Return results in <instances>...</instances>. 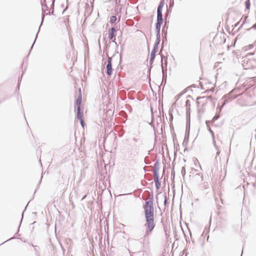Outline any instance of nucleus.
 Masks as SVG:
<instances>
[{"mask_svg":"<svg viewBox=\"0 0 256 256\" xmlns=\"http://www.w3.org/2000/svg\"><path fill=\"white\" fill-rule=\"evenodd\" d=\"M143 208L146 220L144 236H148L152 234L156 226L154 222L153 196L148 200L145 202L144 204L143 205Z\"/></svg>","mask_w":256,"mask_h":256,"instance_id":"obj_1","label":"nucleus"},{"mask_svg":"<svg viewBox=\"0 0 256 256\" xmlns=\"http://www.w3.org/2000/svg\"><path fill=\"white\" fill-rule=\"evenodd\" d=\"M82 193H70V201H78L79 200H82L86 198H88L89 200H88V203H90L92 202V200L90 198H92V199H94L93 196H92V193H87L86 194L82 196H80V194Z\"/></svg>","mask_w":256,"mask_h":256,"instance_id":"obj_2","label":"nucleus"},{"mask_svg":"<svg viewBox=\"0 0 256 256\" xmlns=\"http://www.w3.org/2000/svg\"><path fill=\"white\" fill-rule=\"evenodd\" d=\"M116 30L114 28V27L112 28H110V30H109L108 38L110 40H112V42H114V44H116V46H118V44L116 42V38H115L116 34H114L116 32Z\"/></svg>","mask_w":256,"mask_h":256,"instance_id":"obj_3","label":"nucleus"},{"mask_svg":"<svg viewBox=\"0 0 256 256\" xmlns=\"http://www.w3.org/2000/svg\"><path fill=\"white\" fill-rule=\"evenodd\" d=\"M112 58L108 57V64L106 65V74L108 76H110L112 74Z\"/></svg>","mask_w":256,"mask_h":256,"instance_id":"obj_4","label":"nucleus"},{"mask_svg":"<svg viewBox=\"0 0 256 256\" xmlns=\"http://www.w3.org/2000/svg\"><path fill=\"white\" fill-rule=\"evenodd\" d=\"M208 100H211L212 97L211 96L198 97L197 98V102L198 104H202V105H204V104L206 103Z\"/></svg>","mask_w":256,"mask_h":256,"instance_id":"obj_5","label":"nucleus"},{"mask_svg":"<svg viewBox=\"0 0 256 256\" xmlns=\"http://www.w3.org/2000/svg\"><path fill=\"white\" fill-rule=\"evenodd\" d=\"M163 19L162 16H157V22L156 25V30L158 32L157 36L160 35V28L161 24L162 23Z\"/></svg>","mask_w":256,"mask_h":256,"instance_id":"obj_6","label":"nucleus"},{"mask_svg":"<svg viewBox=\"0 0 256 256\" xmlns=\"http://www.w3.org/2000/svg\"><path fill=\"white\" fill-rule=\"evenodd\" d=\"M252 61L250 60L247 58H245L242 61V66L244 69H250L252 68V66L251 64Z\"/></svg>","mask_w":256,"mask_h":256,"instance_id":"obj_7","label":"nucleus"},{"mask_svg":"<svg viewBox=\"0 0 256 256\" xmlns=\"http://www.w3.org/2000/svg\"><path fill=\"white\" fill-rule=\"evenodd\" d=\"M154 178H156V179H158V172L160 170V163L158 162H156L154 164Z\"/></svg>","mask_w":256,"mask_h":256,"instance_id":"obj_8","label":"nucleus"},{"mask_svg":"<svg viewBox=\"0 0 256 256\" xmlns=\"http://www.w3.org/2000/svg\"><path fill=\"white\" fill-rule=\"evenodd\" d=\"M208 131L210 132L212 134V143H213V144H214L215 148L216 150H218V146L216 144V140H215V139H214V133L213 131L211 130V128H208ZM220 153V152L219 150H218V152H216V155L217 156L219 155Z\"/></svg>","mask_w":256,"mask_h":256,"instance_id":"obj_9","label":"nucleus"},{"mask_svg":"<svg viewBox=\"0 0 256 256\" xmlns=\"http://www.w3.org/2000/svg\"><path fill=\"white\" fill-rule=\"evenodd\" d=\"M164 6V2L162 0L157 10V16H162V9Z\"/></svg>","mask_w":256,"mask_h":256,"instance_id":"obj_10","label":"nucleus"},{"mask_svg":"<svg viewBox=\"0 0 256 256\" xmlns=\"http://www.w3.org/2000/svg\"><path fill=\"white\" fill-rule=\"evenodd\" d=\"M156 52H157V51H156L154 50H152L151 52L150 56V62L151 64L152 63V62L155 58L156 54Z\"/></svg>","mask_w":256,"mask_h":256,"instance_id":"obj_11","label":"nucleus"},{"mask_svg":"<svg viewBox=\"0 0 256 256\" xmlns=\"http://www.w3.org/2000/svg\"><path fill=\"white\" fill-rule=\"evenodd\" d=\"M218 196L219 197V199L216 197V196H214V199H215V201H216V204L217 205V206L218 207V202H219V200L221 201L222 203L223 204V202H222V200L221 198L222 196V193H218Z\"/></svg>","mask_w":256,"mask_h":256,"instance_id":"obj_12","label":"nucleus"},{"mask_svg":"<svg viewBox=\"0 0 256 256\" xmlns=\"http://www.w3.org/2000/svg\"><path fill=\"white\" fill-rule=\"evenodd\" d=\"M82 112H80V108L78 107V109H77L76 118L78 120H82Z\"/></svg>","mask_w":256,"mask_h":256,"instance_id":"obj_13","label":"nucleus"},{"mask_svg":"<svg viewBox=\"0 0 256 256\" xmlns=\"http://www.w3.org/2000/svg\"><path fill=\"white\" fill-rule=\"evenodd\" d=\"M81 102H82V96H81V94H80V96H78V98H77V100H76V109H78V108H80Z\"/></svg>","mask_w":256,"mask_h":256,"instance_id":"obj_14","label":"nucleus"},{"mask_svg":"<svg viewBox=\"0 0 256 256\" xmlns=\"http://www.w3.org/2000/svg\"><path fill=\"white\" fill-rule=\"evenodd\" d=\"M186 114H187L190 113V100H187L186 102Z\"/></svg>","mask_w":256,"mask_h":256,"instance_id":"obj_15","label":"nucleus"},{"mask_svg":"<svg viewBox=\"0 0 256 256\" xmlns=\"http://www.w3.org/2000/svg\"><path fill=\"white\" fill-rule=\"evenodd\" d=\"M230 94H228L227 95L224 96L222 98L224 100V102L223 104L222 105V106H223L225 104L226 102H227L229 100H230Z\"/></svg>","mask_w":256,"mask_h":256,"instance_id":"obj_16","label":"nucleus"},{"mask_svg":"<svg viewBox=\"0 0 256 256\" xmlns=\"http://www.w3.org/2000/svg\"><path fill=\"white\" fill-rule=\"evenodd\" d=\"M42 12H43L44 13L46 14H48L50 13V12H46L45 10V8H48L47 6H46V4H44L42 2Z\"/></svg>","mask_w":256,"mask_h":256,"instance_id":"obj_17","label":"nucleus"},{"mask_svg":"<svg viewBox=\"0 0 256 256\" xmlns=\"http://www.w3.org/2000/svg\"><path fill=\"white\" fill-rule=\"evenodd\" d=\"M168 196H167L166 193H164V204L166 206V204H168L167 200H168V198L170 196V193H168Z\"/></svg>","mask_w":256,"mask_h":256,"instance_id":"obj_18","label":"nucleus"},{"mask_svg":"<svg viewBox=\"0 0 256 256\" xmlns=\"http://www.w3.org/2000/svg\"><path fill=\"white\" fill-rule=\"evenodd\" d=\"M154 182L156 183V186L157 189H158L160 188V184L158 182V179H156V178H154Z\"/></svg>","mask_w":256,"mask_h":256,"instance_id":"obj_19","label":"nucleus"},{"mask_svg":"<svg viewBox=\"0 0 256 256\" xmlns=\"http://www.w3.org/2000/svg\"><path fill=\"white\" fill-rule=\"evenodd\" d=\"M116 16H111V18H110V22L112 24H113V23H114V22H116Z\"/></svg>","mask_w":256,"mask_h":256,"instance_id":"obj_20","label":"nucleus"},{"mask_svg":"<svg viewBox=\"0 0 256 256\" xmlns=\"http://www.w3.org/2000/svg\"><path fill=\"white\" fill-rule=\"evenodd\" d=\"M246 8L249 9L250 7V0H246L245 2Z\"/></svg>","mask_w":256,"mask_h":256,"instance_id":"obj_21","label":"nucleus"},{"mask_svg":"<svg viewBox=\"0 0 256 256\" xmlns=\"http://www.w3.org/2000/svg\"><path fill=\"white\" fill-rule=\"evenodd\" d=\"M182 174L183 176L186 174V169L184 166H182L181 170Z\"/></svg>","mask_w":256,"mask_h":256,"instance_id":"obj_22","label":"nucleus"},{"mask_svg":"<svg viewBox=\"0 0 256 256\" xmlns=\"http://www.w3.org/2000/svg\"><path fill=\"white\" fill-rule=\"evenodd\" d=\"M30 200L28 201V204L26 205V206L24 210V211L22 212V219H21V221H20V222H22V218H23V216H24V212H25L26 210V209L27 208V206H28V204H29V202H30Z\"/></svg>","mask_w":256,"mask_h":256,"instance_id":"obj_23","label":"nucleus"},{"mask_svg":"<svg viewBox=\"0 0 256 256\" xmlns=\"http://www.w3.org/2000/svg\"><path fill=\"white\" fill-rule=\"evenodd\" d=\"M158 49V44H154V46L152 50H154L156 51H157Z\"/></svg>","mask_w":256,"mask_h":256,"instance_id":"obj_24","label":"nucleus"},{"mask_svg":"<svg viewBox=\"0 0 256 256\" xmlns=\"http://www.w3.org/2000/svg\"><path fill=\"white\" fill-rule=\"evenodd\" d=\"M248 193H244V198H243V202H245L246 200V196Z\"/></svg>","mask_w":256,"mask_h":256,"instance_id":"obj_25","label":"nucleus"},{"mask_svg":"<svg viewBox=\"0 0 256 256\" xmlns=\"http://www.w3.org/2000/svg\"><path fill=\"white\" fill-rule=\"evenodd\" d=\"M220 116L219 115H216L214 118H213V119H212V120L214 121L216 120H218V118H219Z\"/></svg>","mask_w":256,"mask_h":256,"instance_id":"obj_26","label":"nucleus"},{"mask_svg":"<svg viewBox=\"0 0 256 256\" xmlns=\"http://www.w3.org/2000/svg\"><path fill=\"white\" fill-rule=\"evenodd\" d=\"M114 196V197L116 198V196H122V195H124V194H131L132 193L131 192H130V193H126L125 194H118V195H116L115 193H113Z\"/></svg>","mask_w":256,"mask_h":256,"instance_id":"obj_27","label":"nucleus"},{"mask_svg":"<svg viewBox=\"0 0 256 256\" xmlns=\"http://www.w3.org/2000/svg\"><path fill=\"white\" fill-rule=\"evenodd\" d=\"M14 238V237H12V238H9V239H8V240H6L5 242H3L1 244H0V245H2V244H4V243H5V242H8V240H12V239H13V238Z\"/></svg>","mask_w":256,"mask_h":256,"instance_id":"obj_28","label":"nucleus"},{"mask_svg":"<svg viewBox=\"0 0 256 256\" xmlns=\"http://www.w3.org/2000/svg\"><path fill=\"white\" fill-rule=\"evenodd\" d=\"M54 0H52V14H53V12H54Z\"/></svg>","mask_w":256,"mask_h":256,"instance_id":"obj_29","label":"nucleus"},{"mask_svg":"<svg viewBox=\"0 0 256 256\" xmlns=\"http://www.w3.org/2000/svg\"><path fill=\"white\" fill-rule=\"evenodd\" d=\"M182 94H178V96H176V100H178V98H180V96Z\"/></svg>","mask_w":256,"mask_h":256,"instance_id":"obj_30","label":"nucleus"},{"mask_svg":"<svg viewBox=\"0 0 256 256\" xmlns=\"http://www.w3.org/2000/svg\"><path fill=\"white\" fill-rule=\"evenodd\" d=\"M80 124L82 127L84 126V122L82 120H80Z\"/></svg>","mask_w":256,"mask_h":256,"instance_id":"obj_31","label":"nucleus"},{"mask_svg":"<svg viewBox=\"0 0 256 256\" xmlns=\"http://www.w3.org/2000/svg\"><path fill=\"white\" fill-rule=\"evenodd\" d=\"M160 38H158L155 44H158H158L160 43Z\"/></svg>","mask_w":256,"mask_h":256,"instance_id":"obj_32","label":"nucleus"},{"mask_svg":"<svg viewBox=\"0 0 256 256\" xmlns=\"http://www.w3.org/2000/svg\"><path fill=\"white\" fill-rule=\"evenodd\" d=\"M162 74H163V77H164V68H163L162 64Z\"/></svg>","mask_w":256,"mask_h":256,"instance_id":"obj_33","label":"nucleus"},{"mask_svg":"<svg viewBox=\"0 0 256 256\" xmlns=\"http://www.w3.org/2000/svg\"><path fill=\"white\" fill-rule=\"evenodd\" d=\"M175 194L176 193L174 192H173V193H172V194L170 195V196H172V198L174 199V196H175Z\"/></svg>","mask_w":256,"mask_h":256,"instance_id":"obj_34","label":"nucleus"},{"mask_svg":"<svg viewBox=\"0 0 256 256\" xmlns=\"http://www.w3.org/2000/svg\"><path fill=\"white\" fill-rule=\"evenodd\" d=\"M66 242L68 243V242H71V240L70 238H68L66 240Z\"/></svg>","mask_w":256,"mask_h":256,"instance_id":"obj_35","label":"nucleus"},{"mask_svg":"<svg viewBox=\"0 0 256 256\" xmlns=\"http://www.w3.org/2000/svg\"><path fill=\"white\" fill-rule=\"evenodd\" d=\"M44 14H42V22H43V20H44ZM42 24V23H41V24Z\"/></svg>","mask_w":256,"mask_h":256,"instance_id":"obj_36","label":"nucleus"},{"mask_svg":"<svg viewBox=\"0 0 256 256\" xmlns=\"http://www.w3.org/2000/svg\"><path fill=\"white\" fill-rule=\"evenodd\" d=\"M109 194H110V197L112 198V193L110 192V193H109Z\"/></svg>","mask_w":256,"mask_h":256,"instance_id":"obj_37","label":"nucleus"},{"mask_svg":"<svg viewBox=\"0 0 256 256\" xmlns=\"http://www.w3.org/2000/svg\"><path fill=\"white\" fill-rule=\"evenodd\" d=\"M133 140L134 141V142H136V138H133Z\"/></svg>","mask_w":256,"mask_h":256,"instance_id":"obj_38","label":"nucleus"},{"mask_svg":"<svg viewBox=\"0 0 256 256\" xmlns=\"http://www.w3.org/2000/svg\"><path fill=\"white\" fill-rule=\"evenodd\" d=\"M38 32H39V30H38ZM37 34H38V33H37ZM37 36H38V34H36V38H35V40H36V38H37ZM35 40H34V41H35Z\"/></svg>","mask_w":256,"mask_h":256,"instance_id":"obj_39","label":"nucleus"},{"mask_svg":"<svg viewBox=\"0 0 256 256\" xmlns=\"http://www.w3.org/2000/svg\"><path fill=\"white\" fill-rule=\"evenodd\" d=\"M198 176H200V178L202 179V176L200 175V174H198Z\"/></svg>","mask_w":256,"mask_h":256,"instance_id":"obj_40","label":"nucleus"},{"mask_svg":"<svg viewBox=\"0 0 256 256\" xmlns=\"http://www.w3.org/2000/svg\"><path fill=\"white\" fill-rule=\"evenodd\" d=\"M253 27L256 28V24Z\"/></svg>","mask_w":256,"mask_h":256,"instance_id":"obj_41","label":"nucleus"},{"mask_svg":"<svg viewBox=\"0 0 256 256\" xmlns=\"http://www.w3.org/2000/svg\"><path fill=\"white\" fill-rule=\"evenodd\" d=\"M20 226H18V232L19 230V228H20Z\"/></svg>","mask_w":256,"mask_h":256,"instance_id":"obj_42","label":"nucleus"},{"mask_svg":"<svg viewBox=\"0 0 256 256\" xmlns=\"http://www.w3.org/2000/svg\"><path fill=\"white\" fill-rule=\"evenodd\" d=\"M60 246H61V247H62V250H64V248L62 247V244H60Z\"/></svg>","mask_w":256,"mask_h":256,"instance_id":"obj_43","label":"nucleus"},{"mask_svg":"<svg viewBox=\"0 0 256 256\" xmlns=\"http://www.w3.org/2000/svg\"><path fill=\"white\" fill-rule=\"evenodd\" d=\"M198 200V199H197V198L195 199V200H194L195 202H196Z\"/></svg>","mask_w":256,"mask_h":256,"instance_id":"obj_44","label":"nucleus"},{"mask_svg":"<svg viewBox=\"0 0 256 256\" xmlns=\"http://www.w3.org/2000/svg\"><path fill=\"white\" fill-rule=\"evenodd\" d=\"M98 194H99L98 192H97V194H98V196H99Z\"/></svg>","mask_w":256,"mask_h":256,"instance_id":"obj_45","label":"nucleus"},{"mask_svg":"<svg viewBox=\"0 0 256 256\" xmlns=\"http://www.w3.org/2000/svg\"><path fill=\"white\" fill-rule=\"evenodd\" d=\"M45 10H46V11H48V10H47V9L45 8Z\"/></svg>","mask_w":256,"mask_h":256,"instance_id":"obj_46","label":"nucleus"},{"mask_svg":"<svg viewBox=\"0 0 256 256\" xmlns=\"http://www.w3.org/2000/svg\"><path fill=\"white\" fill-rule=\"evenodd\" d=\"M45 10H46V11H48V10H47V9L45 8Z\"/></svg>","mask_w":256,"mask_h":256,"instance_id":"obj_47","label":"nucleus"},{"mask_svg":"<svg viewBox=\"0 0 256 256\" xmlns=\"http://www.w3.org/2000/svg\"><path fill=\"white\" fill-rule=\"evenodd\" d=\"M171 118V119H172V116H171V118Z\"/></svg>","mask_w":256,"mask_h":256,"instance_id":"obj_48","label":"nucleus"},{"mask_svg":"<svg viewBox=\"0 0 256 256\" xmlns=\"http://www.w3.org/2000/svg\"><path fill=\"white\" fill-rule=\"evenodd\" d=\"M45 1H46V0H44V2H45Z\"/></svg>","mask_w":256,"mask_h":256,"instance_id":"obj_49","label":"nucleus"}]
</instances>
